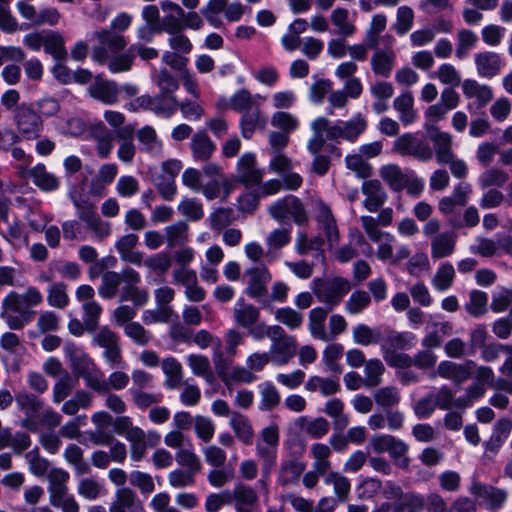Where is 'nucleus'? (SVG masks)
Wrapping results in <instances>:
<instances>
[{"label":"nucleus","instance_id":"obj_1","mask_svg":"<svg viewBox=\"0 0 512 512\" xmlns=\"http://www.w3.org/2000/svg\"><path fill=\"white\" fill-rule=\"evenodd\" d=\"M367 123L361 117H355L347 122L331 124L325 117H318L311 123L313 136L309 139L307 149L311 154H317L322 150L326 140H338L340 138L355 141L366 129Z\"/></svg>","mask_w":512,"mask_h":512},{"label":"nucleus","instance_id":"obj_2","mask_svg":"<svg viewBox=\"0 0 512 512\" xmlns=\"http://www.w3.org/2000/svg\"><path fill=\"white\" fill-rule=\"evenodd\" d=\"M12 116L17 132L12 129L6 130V135L10 138V144L19 143L21 138L35 140L41 136L44 121L32 105L21 103L13 110Z\"/></svg>","mask_w":512,"mask_h":512},{"label":"nucleus","instance_id":"obj_3","mask_svg":"<svg viewBox=\"0 0 512 512\" xmlns=\"http://www.w3.org/2000/svg\"><path fill=\"white\" fill-rule=\"evenodd\" d=\"M34 314L35 311L25 305L22 295L16 291L9 292L2 300L0 318L11 330H22Z\"/></svg>","mask_w":512,"mask_h":512},{"label":"nucleus","instance_id":"obj_4","mask_svg":"<svg viewBox=\"0 0 512 512\" xmlns=\"http://www.w3.org/2000/svg\"><path fill=\"white\" fill-rule=\"evenodd\" d=\"M350 290V281L341 276L325 279L315 278L312 281L313 294L317 297L318 301L328 307V310H333L338 306Z\"/></svg>","mask_w":512,"mask_h":512},{"label":"nucleus","instance_id":"obj_5","mask_svg":"<svg viewBox=\"0 0 512 512\" xmlns=\"http://www.w3.org/2000/svg\"><path fill=\"white\" fill-rule=\"evenodd\" d=\"M98 45L92 48V59L98 64H105L108 55L120 53L127 46L126 38L118 31L110 28H101L92 33Z\"/></svg>","mask_w":512,"mask_h":512},{"label":"nucleus","instance_id":"obj_6","mask_svg":"<svg viewBox=\"0 0 512 512\" xmlns=\"http://www.w3.org/2000/svg\"><path fill=\"white\" fill-rule=\"evenodd\" d=\"M93 334L92 344L104 349L103 357L111 368L121 367L123 364L120 337L108 326H103Z\"/></svg>","mask_w":512,"mask_h":512},{"label":"nucleus","instance_id":"obj_7","mask_svg":"<svg viewBox=\"0 0 512 512\" xmlns=\"http://www.w3.org/2000/svg\"><path fill=\"white\" fill-rule=\"evenodd\" d=\"M392 151L401 156H411L422 162L433 158V149L430 144L412 133H404L399 136L393 142Z\"/></svg>","mask_w":512,"mask_h":512},{"label":"nucleus","instance_id":"obj_8","mask_svg":"<svg viewBox=\"0 0 512 512\" xmlns=\"http://www.w3.org/2000/svg\"><path fill=\"white\" fill-rule=\"evenodd\" d=\"M15 402L18 409L25 414V418L21 420L20 426L30 432H38L39 422L36 420V417L43 410L44 401L37 395L22 390L16 394Z\"/></svg>","mask_w":512,"mask_h":512},{"label":"nucleus","instance_id":"obj_9","mask_svg":"<svg viewBox=\"0 0 512 512\" xmlns=\"http://www.w3.org/2000/svg\"><path fill=\"white\" fill-rule=\"evenodd\" d=\"M245 277H247V286L244 293L260 303H267V285L272 279L267 267L264 265L251 267L245 271Z\"/></svg>","mask_w":512,"mask_h":512},{"label":"nucleus","instance_id":"obj_10","mask_svg":"<svg viewBox=\"0 0 512 512\" xmlns=\"http://www.w3.org/2000/svg\"><path fill=\"white\" fill-rule=\"evenodd\" d=\"M269 213L278 222H284L288 216H291L294 222L299 225L307 221L303 204L293 195H288L272 204L269 207Z\"/></svg>","mask_w":512,"mask_h":512},{"label":"nucleus","instance_id":"obj_11","mask_svg":"<svg viewBox=\"0 0 512 512\" xmlns=\"http://www.w3.org/2000/svg\"><path fill=\"white\" fill-rule=\"evenodd\" d=\"M269 353L277 365L287 364L296 355L297 342L295 337L288 335L281 327V335L273 338Z\"/></svg>","mask_w":512,"mask_h":512},{"label":"nucleus","instance_id":"obj_12","mask_svg":"<svg viewBox=\"0 0 512 512\" xmlns=\"http://www.w3.org/2000/svg\"><path fill=\"white\" fill-rule=\"evenodd\" d=\"M474 367H476V364L471 360L465 363L444 360L438 364L436 372L440 377L460 385L470 379Z\"/></svg>","mask_w":512,"mask_h":512},{"label":"nucleus","instance_id":"obj_13","mask_svg":"<svg viewBox=\"0 0 512 512\" xmlns=\"http://www.w3.org/2000/svg\"><path fill=\"white\" fill-rule=\"evenodd\" d=\"M427 129L431 131L430 140L433 143V155L435 154L438 164L444 165V162L449 161L455 154L452 148V136L448 132L441 131L436 126L427 127Z\"/></svg>","mask_w":512,"mask_h":512},{"label":"nucleus","instance_id":"obj_14","mask_svg":"<svg viewBox=\"0 0 512 512\" xmlns=\"http://www.w3.org/2000/svg\"><path fill=\"white\" fill-rule=\"evenodd\" d=\"M259 501L256 490L246 484L237 483L230 491V503L236 512H253Z\"/></svg>","mask_w":512,"mask_h":512},{"label":"nucleus","instance_id":"obj_15","mask_svg":"<svg viewBox=\"0 0 512 512\" xmlns=\"http://www.w3.org/2000/svg\"><path fill=\"white\" fill-rule=\"evenodd\" d=\"M190 150L195 162L207 163L216 151V145L205 131H197L191 137Z\"/></svg>","mask_w":512,"mask_h":512},{"label":"nucleus","instance_id":"obj_16","mask_svg":"<svg viewBox=\"0 0 512 512\" xmlns=\"http://www.w3.org/2000/svg\"><path fill=\"white\" fill-rule=\"evenodd\" d=\"M237 175L246 186H254L262 181L263 173L256 168V157L253 153L243 154L237 163Z\"/></svg>","mask_w":512,"mask_h":512},{"label":"nucleus","instance_id":"obj_17","mask_svg":"<svg viewBox=\"0 0 512 512\" xmlns=\"http://www.w3.org/2000/svg\"><path fill=\"white\" fill-rule=\"evenodd\" d=\"M512 430V422L509 418H501L493 426L492 434L484 443L485 455L490 457L496 455L504 442L508 439Z\"/></svg>","mask_w":512,"mask_h":512},{"label":"nucleus","instance_id":"obj_18","mask_svg":"<svg viewBox=\"0 0 512 512\" xmlns=\"http://www.w3.org/2000/svg\"><path fill=\"white\" fill-rule=\"evenodd\" d=\"M457 235L454 231L441 232L431 239V257L434 260L451 256L455 251Z\"/></svg>","mask_w":512,"mask_h":512},{"label":"nucleus","instance_id":"obj_19","mask_svg":"<svg viewBox=\"0 0 512 512\" xmlns=\"http://www.w3.org/2000/svg\"><path fill=\"white\" fill-rule=\"evenodd\" d=\"M260 308L248 303L244 298H239L233 309V317L236 324L247 329L260 320Z\"/></svg>","mask_w":512,"mask_h":512},{"label":"nucleus","instance_id":"obj_20","mask_svg":"<svg viewBox=\"0 0 512 512\" xmlns=\"http://www.w3.org/2000/svg\"><path fill=\"white\" fill-rule=\"evenodd\" d=\"M362 192L366 196L363 205L370 212H376L387 199V193L379 180L365 181Z\"/></svg>","mask_w":512,"mask_h":512},{"label":"nucleus","instance_id":"obj_21","mask_svg":"<svg viewBox=\"0 0 512 512\" xmlns=\"http://www.w3.org/2000/svg\"><path fill=\"white\" fill-rule=\"evenodd\" d=\"M70 478L69 473L62 469L54 467L50 469L47 474L48 479V493H49V502H53L56 499H59L62 496L68 494V486L67 482Z\"/></svg>","mask_w":512,"mask_h":512},{"label":"nucleus","instance_id":"obj_22","mask_svg":"<svg viewBox=\"0 0 512 512\" xmlns=\"http://www.w3.org/2000/svg\"><path fill=\"white\" fill-rule=\"evenodd\" d=\"M475 65L478 74L481 77L492 78L496 76L502 67L500 56L491 51H485L475 54Z\"/></svg>","mask_w":512,"mask_h":512},{"label":"nucleus","instance_id":"obj_23","mask_svg":"<svg viewBox=\"0 0 512 512\" xmlns=\"http://www.w3.org/2000/svg\"><path fill=\"white\" fill-rule=\"evenodd\" d=\"M90 95L105 104H113L117 101L118 86L114 81L104 80L101 75L95 77L93 84L89 86Z\"/></svg>","mask_w":512,"mask_h":512},{"label":"nucleus","instance_id":"obj_24","mask_svg":"<svg viewBox=\"0 0 512 512\" xmlns=\"http://www.w3.org/2000/svg\"><path fill=\"white\" fill-rule=\"evenodd\" d=\"M229 425L233 430L235 437L244 445H252L254 442L255 431L250 419L239 413H231Z\"/></svg>","mask_w":512,"mask_h":512},{"label":"nucleus","instance_id":"obj_25","mask_svg":"<svg viewBox=\"0 0 512 512\" xmlns=\"http://www.w3.org/2000/svg\"><path fill=\"white\" fill-rule=\"evenodd\" d=\"M471 494L489 502L492 510L499 509L507 499V491L481 483H473L470 488Z\"/></svg>","mask_w":512,"mask_h":512},{"label":"nucleus","instance_id":"obj_26","mask_svg":"<svg viewBox=\"0 0 512 512\" xmlns=\"http://www.w3.org/2000/svg\"><path fill=\"white\" fill-rule=\"evenodd\" d=\"M396 53L392 48L376 49L371 57V68L374 74L389 77L393 70Z\"/></svg>","mask_w":512,"mask_h":512},{"label":"nucleus","instance_id":"obj_27","mask_svg":"<svg viewBox=\"0 0 512 512\" xmlns=\"http://www.w3.org/2000/svg\"><path fill=\"white\" fill-rule=\"evenodd\" d=\"M318 222L325 233L329 247L332 249L339 242V231L331 210L325 204L320 205Z\"/></svg>","mask_w":512,"mask_h":512},{"label":"nucleus","instance_id":"obj_28","mask_svg":"<svg viewBox=\"0 0 512 512\" xmlns=\"http://www.w3.org/2000/svg\"><path fill=\"white\" fill-rule=\"evenodd\" d=\"M266 118L262 115L260 107L253 108L242 114L240 119L241 135L245 139H250L257 129H264Z\"/></svg>","mask_w":512,"mask_h":512},{"label":"nucleus","instance_id":"obj_29","mask_svg":"<svg viewBox=\"0 0 512 512\" xmlns=\"http://www.w3.org/2000/svg\"><path fill=\"white\" fill-rule=\"evenodd\" d=\"M294 425L313 439L322 438L330 428L329 422L323 417L309 420L306 416H300L294 421Z\"/></svg>","mask_w":512,"mask_h":512},{"label":"nucleus","instance_id":"obj_30","mask_svg":"<svg viewBox=\"0 0 512 512\" xmlns=\"http://www.w3.org/2000/svg\"><path fill=\"white\" fill-rule=\"evenodd\" d=\"M393 108L399 113V119L403 125L412 124L417 113L414 109V98L410 91H405L393 101Z\"/></svg>","mask_w":512,"mask_h":512},{"label":"nucleus","instance_id":"obj_31","mask_svg":"<svg viewBox=\"0 0 512 512\" xmlns=\"http://www.w3.org/2000/svg\"><path fill=\"white\" fill-rule=\"evenodd\" d=\"M328 311L329 310H327L323 307L313 308L309 312V319H308L309 320L308 326H309L311 335L314 338L320 339L324 342H328L331 340L330 335L328 334V332L325 329V320L328 316Z\"/></svg>","mask_w":512,"mask_h":512},{"label":"nucleus","instance_id":"obj_32","mask_svg":"<svg viewBox=\"0 0 512 512\" xmlns=\"http://www.w3.org/2000/svg\"><path fill=\"white\" fill-rule=\"evenodd\" d=\"M33 183L43 191H55L60 186L58 177L47 171L44 164H38L28 171Z\"/></svg>","mask_w":512,"mask_h":512},{"label":"nucleus","instance_id":"obj_33","mask_svg":"<svg viewBox=\"0 0 512 512\" xmlns=\"http://www.w3.org/2000/svg\"><path fill=\"white\" fill-rule=\"evenodd\" d=\"M416 336L411 332H398L392 329L385 330V338L382 345H386V349L395 351L408 350L415 345Z\"/></svg>","mask_w":512,"mask_h":512},{"label":"nucleus","instance_id":"obj_34","mask_svg":"<svg viewBox=\"0 0 512 512\" xmlns=\"http://www.w3.org/2000/svg\"><path fill=\"white\" fill-rule=\"evenodd\" d=\"M137 139L146 153L159 156L162 153L163 144L158 138L155 129L152 126H144L137 131Z\"/></svg>","mask_w":512,"mask_h":512},{"label":"nucleus","instance_id":"obj_35","mask_svg":"<svg viewBox=\"0 0 512 512\" xmlns=\"http://www.w3.org/2000/svg\"><path fill=\"white\" fill-rule=\"evenodd\" d=\"M379 174L393 191H402L407 184L408 173H405L397 164L383 166Z\"/></svg>","mask_w":512,"mask_h":512},{"label":"nucleus","instance_id":"obj_36","mask_svg":"<svg viewBox=\"0 0 512 512\" xmlns=\"http://www.w3.org/2000/svg\"><path fill=\"white\" fill-rule=\"evenodd\" d=\"M162 370L166 375L164 382L165 387L174 390L178 389L183 384L182 366L181 363L173 358L168 357L162 361Z\"/></svg>","mask_w":512,"mask_h":512},{"label":"nucleus","instance_id":"obj_37","mask_svg":"<svg viewBox=\"0 0 512 512\" xmlns=\"http://www.w3.org/2000/svg\"><path fill=\"white\" fill-rule=\"evenodd\" d=\"M310 454L314 459L313 469L321 476L328 473L331 468L329 457L332 454L331 448L322 443H315L311 446Z\"/></svg>","mask_w":512,"mask_h":512},{"label":"nucleus","instance_id":"obj_38","mask_svg":"<svg viewBox=\"0 0 512 512\" xmlns=\"http://www.w3.org/2000/svg\"><path fill=\"white\" fill-rule=\"evenodd\" d=\"M454 266L449 262L442 263L432 277L431 283L435 290L444 292L450 289L455 279Z\"/></svg>","mask_w":512,"mask_h":512},{"label":"nucleus","instance_id":"obj_39","mask_svg":"<svg viewBox=\"0 0 512 512\" xmlns=\"http://www.w3.org/2000/svg\"><path fill=\"white\" fill-rule=\"evenodd\" d=\"M463 93L468 98H476L481 107L485 106L493 98V92L489 86L481 85L472 79H467L463 82Z\"/></svg>","mask_w":512,"mask_h":512},{"label":"nucleus","instance_id":"obj_40","mask_svg":"<svg viewBox=\"0 0 512 512\" xmlns=\"http://www.w3.org/2000/svg\"><path fill=\"white\" fill-rule=\"evenodd\" d=\"M44 50L52 55L56 61H65L67 58L64 38L59 32L49 31L46 33Z\"/></svg>","mask_w":512,"mask_h":512},{"label":"nucleus","instance_id":"obj_41","mask_svg":"<svg viewBox=\"0 0 512 512\" xmlns=\"http://www.w3.org/2000/svg\"><path fill=\"white\" fill-rule=\"evenodd\" d=\"M373 399L385 411L397 406L401 401V395L397 387L385 386L374 392Z\"/></svg>","mask_w":512,"mask_h":512},{"label":"nucleus","instance_id":"obj_42","mask_svg":"<svg viewBox=\"0 0 512 512\" xmlns=\"http://www.w3.org/2000/svg\"><path fill=\"white\" fill-rule=\"evenodd\" d=\"M178 110V100L175 95L158 93L154 96L153 113L165 118L171 117Z\"/></svg>","mask_w":512,"mask_h":512},{"label":"nucleus","instance_id":"obj_43","mask_svg":"<svg viewBox=\"0 0 512 512\" xmlns=\"http://www.w3.org/2000/svg\"><path fill=\"white\" fill-rule=\"evenodd\" d=\"M92 395L86 390H77L73 397L61 407V411L66 415H76L80 409H87L91 406Z\"/></svg>","mask_w":512,"mask_h":512},{"label":"nucleus","instance_id":"obj_44","mask_svg":"<svg viewBox=\"0 0 512 512\" xmlns=\"http://www.w3.org/2000/svg\"><path fill=\"white\" fill-rule=\"evenodd\" d=\"M188 224L178 221L165 228V238L168 247L182 246L188 241Z\"/></svg>","mask_w":512,"mask_h":512},{"label":"nucleus","instance_id":"obj_45","mask_svg":"<svg viewBox=\"0 0 512 512\" xmlns=\"http://www.w3.org/2000/svg\"><path fill=\"white\" fill-rule=\"evenodd\" d=\"M78 384V378L73 377L69 372L57 380L53 386V401L55 403L63 402Z\"/></svg>","mask_w":512,"mask_h":512},{"label":"nucleus","instance_id":"obj_46","mask_svg":"<svg viewBox=\"0 0 512 512\" xmlns=\"http://www.w3.org/2000/svg\"><path fill=\"white\" fill-rule=\"evenodd\" d=\"M128 392L133 404L142 411L149 407L152 408L162 401V394L160 393H149L139 388H130Z\"/></svg>","mask_w":512,"mask_h":512},{"label":"nucleus","instance_id":"obj_47","mask_svg":"<svg viewBox=\"0 0 512 512\" xmlns=\"http://www.w3.org/2000/svg\"><path fill=\"white\" fill-rule=\"evenodd\" d=\"M305 470V464L296 459H292L281 464L279 479L282 485H288L297 482L300 475Z\"/></svg>","mask_w":512,"mask_h":512},{"label":"nucleus","instance_id":"obj_48","mask_svg":"<svg viewBox=\"0 0 512 512\" xmlns=\"http://www.w3.org/2000/svg\"><path fill=\"white\" fill-rule=\"evenodd\" d=\"M385 371L383 363L379 359H370L365 364L364 386L368 389L377 387L382 382V374Z\"/></svg>","mask_w":512,"mask_h":512},{"label":"nucleus","instance_id":"obj_49","mask_svg":"<svg viewBox=\"0 0 512 512\" xmlns=\"http://www.w3.org/2000/svg\"><path fill=\"white\" fill-rule=\"evenodd\" d=\"M325 483L333 485L338 501L345 502L347 500L351 490V484L347 477L338 472H329L325 477Z\"/></svg>","mask_w":512,"mask_h":512},{"label":"nucleus","instance_id":"obj_50","mask_svg":"<svg viewBox=\"0 0 512 512\" xmlns=\"http://www.w3.org/2000/svg\"><path fill=\"white\" fill-rule=\"evenodd\" d=\"M176 461L179 465L186 467L192 472H199L201 470V461L194 453L193 445L190 440H187V446L176 452Z\"/></svg>","mask_w":512,"mask_h":512},{"label":"nucleus","instance_id":"obj_51","mask_svg":"<svg viewBox=\"0 0 512 512\" xmlns=\"http://www.w3.org/2000/svg\"><path fill=\"white\" fill-rule=\"evenodd\" d=\"M231 108L240 113H245L253 108H259L255 97L246 89H240L230 98Z\"/></svg>","mask_w":512,"mask_h":512},{"label":"nucleus","instance_id":"obj_52","mask_svg":"<svg viewBox=\"0 0 512 512\" xmlns=\"http://www.w3.org/2000/svg\"><path fill=\"white\" fill-rule=\"evenodd\" d=\"M47 302L50 306L63 309L69 304L67 285L63 282H55L47 291Z\"/></svg>","mask_w":512,"mask_h":512},{"label":"nucleus","instance_id":"obj_53","mask_svg":"<svg viewBox=\"0 0 512 512\" xmlns=\"http://www.w3.org/2000/svg\"><path fill=\"white\" fill-rule=\"evenodd\" d=\"M153 81L159 89V93L172 94L179 88V81L176 76L171 74L167 69H161L154 73Z\"/></svg>","mask_w":512,"mask_h":512},{"label":"nucleus","instance_id":"obj_54","mask_svg":"<svg viewBox=\"0 0 512 512\" xmlns=\"http://www.w3.org/2000/svg\"><path fill=\"white\" fill-rule=\"evenodd\" d=\"M83 322L88 332H95L99 325V318L102 313V307L96 301H88L83 303Z\"/></svg>","mask_w":512,"mask_h":512},{"label":"nucleus","instance_id":"obj_55","mask_svg":"<svg viewBox=\"0 0 512 512\" xmlns=\"http://www.w3.org/2000/svg\"><path fill=\"white\" fill-rule=\"evenodd\" d=\"M353 340L363 346L377 344L381 340V331L379 328L372 329L365 324H359L353 329Z\"/></svg>","mask_w":512,"mask_h":512},{"label":"nucleus","instance_id":"obj_56","mask_svg":"<svg viewBox=\"0 0 512 512\" xmlns=\"http://www.w3.org/2000/svg\"><path fill=\"white\" fill-rule=\"evenodd\" d=\"M371 304L369 292L364 290L354 291L345 303V309L349 314L356 315L363 312Z\"/></svg>","mask_w":512,"mask_h":512},{"label":"nucleus","instance_id":"obj_57","mask_svg":"<svg viewBox=\"0 0 512 512\" xmlns=\"http://www.w3.org/2000/svg\"><path fill=\"white\" fill-rule=\"evenodd\" d=\"M349 12L345 8H336L331 13V21L338 28L337 34L350 37L354 34L355 25L348 21Z\"/></svg>","mask_w":512,"mask_h":512},{"label":"nucleus","instance_id":"obj_58","mask_svg":"<svg viewBox=\"0 0 512 512\" xmlns=\"http://www.w3.org/2000/svg\"><path fill=\"white\" fill-rule=\"evenodd\" d=\"M261 401L259 409L262 411H270L276 408L280 403V394L276 387L266 382L260 385Z\"/></svg>","mask_w":512,"mask_h":512},{"label":"nucleus","instance_id":"obj_59","mask_svg":"<svg viewBox=\"0 0 512 512\" xmlns=\"http://www.w3.org/2000/svg\"><path fill=\"white\" fill-rule=\"evenodd\" d=\"M508 180V174L498 168H490L484 171L479 179L478 184L482 189H486L489 187H501Z\"/></svg>","mask_w":512,"mask_h":512},{"label":"nucleus","instance_id":"obj_60","mask_svg":"<svg viewBox=\"0 0 512 512\" xmlns=\"http://www.w3.org/2000/svg\"><path fill=\"white\" fill-rule=\"evenodd\" d=\"M121 276L114 271H108L102 276V283L98 289L99 295L105 299H112L118 292Z\"/></svg>","mask_w":512,"mask_h":512},{"label":"nucleus","instance_id":"obj_61","mask_svg":"<svg viewBox=\"0 0 512 512\" xmlns=\"http://www.w3.org/2000/svg\"><path fill=\"white\" fill-rule=\"evenodd\" d=\"M256 455L262 461L263 473L270 474L272 467L276 463L277 447L257 441Z\"/></svg>","mask_w":512,"mask_h":512},{"label":"nucleus","instance_id":"obj_62","mask_svg":"<svg viewBox=\"0 0 512 512\" xmlns=\"http://www.w3.org/2000/svg\"><path fill=\"white\" fill-rule=\"evenodd\" d=\"M488 295L480 290H473L469 295L466 311L474 317L482 316L487 311Z\"/></svg>","mask_w":512,"mask_h":512},{"label":"nucleus","instance_id":"obj_63","mask_svg":"<svg viewBox=\"0 0 512 512\" xmlns=\"http://www.w3.org/2000/svg\"><path fill=\"white\" fill-rule=\"evenodd\" d=\"M30 445V436L25 432H17L14 435L7 434L0 440V449L11 446L16 454H21Z\"/></svg>","mask_w":512,"mask_h":512},{"label":"nucleus","instance_id":"obj_64","mask_svg":"<svg viewBox=\"0 0 512 512\" xmlns=\"http://www.w3.org/2000/svg\"><path fill=\"white\" fill-rule=\"evenodd\" d=\"M233 211L230 208H217L208 217L209 227L221 231L233 222Z\"/></svg>","mask_w":512,"mask_h":512}]
</instances>
